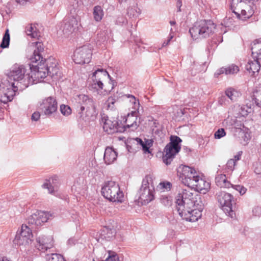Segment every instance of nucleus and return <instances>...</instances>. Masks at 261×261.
Segmentation results:
<instances>
[{"label":"nucleus","instance_id":"6e6d98bb","mask_svg":"<svg viewBox=\"0 0 261 261\" xmlns=\"http://www.w3.org/2000/svg\"><path fill=\"white\" fill-rule=\"evenodd\" d=\"M162 188L165 189L166 190H169L171 189V184L169 182H163L160 184Z\"/></svg>","mask_w":261,"mask_h":261},{"label":"nucleus","instance_id":"bb28decb","mask_svg":"<svg viewBox=\"0 0 261 261\" xmlns=\"http://www.w3.org/2000/svg\"><path fill=\"white\" fill-rule=\"evenodd\" d=\"M216 185L221 188H229L231 184L229 181L225 174H218L215 177Z\"/></svg>","mask_w":261,"mask_h":261},{"label":"nucleus","instance_id":"423d86ee","mask_svg":"<svg viewBox=\"0 0 261 261\" xmlns=\"http://www.w3.org/2000/svg\"><path fill=\"white\" fill-rule=\"evenodd\" d=\"M101 194L110 201L122 203L124 201L123 192L120 190L119 185L113 180L104 182L101 188Z\"/></svg>","mask_w":261,"mask_h":261},{"label":"nucleus","instance_id":"a878e982","mask_svg":"<svg viewBox=\"0 0 261 261\" xmlns=\"http://www.w3.org/2000/svg\"><path fill=\"white\" fill-rule=\"evenodd\" d=\"M251 45L253 58L257 59L261 62V39L255 40L251 43Z\"/></svg>","mask_w":261,"mask_h":261},{"label":"nucleus","instance_id":"2eb2a0df","mask_svg":"<svg viewBox=\"0 0 261 261\" xmlns=\"http://www.w3.org/2000/svg\"><path fill=\"white\" fill-rule=\"evenodd\" d=\"M32 237L31 228L26 224H22L20 230L17 231L13 242L17 245L25 246L31 243Z\"/></svg>","mask_w":261,"mask_h":261},{"label":"nucleus","instance_id":"052dcab7","mask_svg":"<svg viewBox=\"0 0 261 261\" xmlns=\"http://www.w3.org/2000/svg\"><path fill=\"white\" fill-rule=\"evenodd\" d=\"M226 97L225 96H222L219 98V103L222 105L225 103V100Z\"/></svg>","mask_w":261,"mask_h":261},{"label":"nucleus","instance_id":"ea45409f","mask_svg":"<svg viewBox=\"0 0 261 261\" xmlns=\"http://www.w3.org/2000/svg\"><path fill=\"white\" fill-rule=\"evenodd\" d=\"M10 43V35L9 30L7 29L3 36L2 42L1 44V47L3 48H7L9 46Z\"/></svg>","mask_w":261,"mask_h":261},{"label":"nucleus","instance_id":"09e8293b","mask_svg":"<svg viewBox=\"0 0 261 261\" xmlns=\"http://www.w3.org/2000/svg\"><path fill=\"white\" fill-rule=\"evenodd\" d=\"M226 135V133L224 128L218 129L214 134L215 139H219Z\"/></svg>","mask_w":261,"mask_h":261},{"label":"nucleus","instance_id":"4468645a","mask_svg":"<svg viewBox=\"0 0 261 261\" xmlns=\"http://www.w3.org/2000/svg\"><path fill=\"white\" fill-rule=\"evenodd\" d=\"M92 55L91 47L88 45H84L74 51L73 60L76 64L89 63L90 62Z\"/></svg>","mask_w":261,"mask_h":261},{"label":"nucleus","instance_id":"f257e3e1","mask_svg":"<svg viewBox=\"0 0 261 261\" xmlns=\"http://www.w3.org/2000/svg\"><path fill=\"white\" fill-rule=\"evenodd\" d=\"M32 64H30V73L23 65L14 64L10 69L8 76L10 79L15 82V87L19 90L27 88L29 85L36 84L41 82L44 78L37 77L35 75V71L33 69Z\"/></svg>","mask_w":261,"mask_h":261},{"label":"nucleus","instance_id":"774afa93","mask_svg":"<svg viewBox=\"0 0 261 261\" xmlns=\"http://www.w3.org/2000/svg\"><path fill=\"white\" fill-rule=\"evenodd\" d=\"M139 123H140V122H141V121L142 120H141V117H139Z\"/></svg>","mask_w":261,"mask_h":261},{"label":"nucleus","instance_id":"58836bf2","mask_svg":"<svg viewBox=\"0 0 261 261\" xmlns=\"http://www.w3.org/2000/svg\"><path fill=\"white\" fill-rule=\"evenodd\" d=\"M116 99L115 97L111 96L108 98L105 103V106L107 110H112L115 108Z\"/></svg>","mask_w":261,"mask_h":261},{"label":"nucleus","instance_id":"e2e57ef3","mask_svg":"<svg viewBox=\"0 0 261 261\" xmlns=\"http://www.w3.org/2000/svg\"><path fill=\"white\" fill-rule=\"evenodd\" d=\"M15 1L21 5H24L29 0H15Z\"/></svg>","mask_w":261,"mask_h":261},{"label":"nucleus","instance_id":"69168bd1","mask_svg":"<svg viewBox=\"0 0 261 261\" xmlns=\"http://www.w3.org/2000/svg\"><path fill=\"white\" fill-rule=\"evenodd\" d=\"M172 38H173V36H170L169 38L168 39L167 41L166 42V43H168V44Z\"/></svg>","mask_w":261,"mask_h":261},{"label":"nucleus","instance_id":"39448f33","mask_svg":"<svg viewBox=\"0 0 261 261\" xmlns=\"http://www.w3.org/2000/svg\"><path fill=\"white\" fill-rule=\"evenodd\" d=\"M216 25L211 20H201L196 22L189 30L191 37L194 39L206 38L213 34Z\"/></svg>","mask_w":261,"mask_h":261},{"label":"nucleus","instance_id":"f03ea898","mask_svg":"<svg viewBox=\"0 0 261 261\" xmlns=\"http://www.w3.org/2000/svg\"><path fill=\"white\" fill-rule=\"evenodd\" d=\"M35 49L34 50L33 55L30 58L31 64L35 75L37 77L45 78L50 74L53 76L57 74L58 72V68L57 67L56 62H51L52 65L48 66L45 64L46 60L42 57L41 53L44 51L43 44L41 42H36Z\"/></svg>","mask_w":261,"mask_h":261},{"label":"nucleus","instance_id":"aec40b11","mask_svg":"<svg viewBox=\"0 0 261 261\" xmlns=\"http://www.w3.org/2000/svg\"><path fill=\"white\" fill-rule=\"evenodd\" d=\"M77 25L78 21L75 18L72 17L66 19L64 21V24L62 26V31L63 34L65 36H68L75 31V30L77 28Z\"/></svg>","mask_w":261,"mask_h":261},{"label":"nucleus","instance_id":"9b49d317","mask_svg":"<svg viewBox=\"0 0 261 261\" xmlns=\"http://www.w3.org/2000/svg\"><path fill=\"white\" fill-rule=\"evenodd\" d=\"M184 208L183 210L179 211L178 206V203H175L176 208L181 218L189 222L197 221L202 216V211L203 210V205H200L198 207L190 206L189 207L185 205H183Z\"/></svg>","mask_w":261,"mask_h":261},{"label":"nucleus","instance_id":"393cba45","mask_svg":"<svg viewBox=\"0 0 261 261\" xmlns=\"http://www.w3.org/2000/svg\"><path fill=\"white\" fill-rule=\"evenodd\" d=\"M254 60H249L246 65V69L251 73L252 75H254L255 73H258L260 68V61L257 59L253 58Z\"/></svg>","mask_w":261,"mask_h":261},{"label":"nucleus","instance_id":"6e6552de","mask_svg":"<svg viewBox=\"0 0 261 261\" xmlns=\"http://www.w3.org/2000/svg\"><path fill=\"white\" fill-rule=\"evenodd\" d=\"M153 179L150 175H146L143 179L141 187L138 191V201L145 205L154 198Z\"/></svg>","mask_w":261,"mask_h":261},{"label":"nucleus","instance_id":"5fc2aeb1","mask_svg":"<svg viewBox=\"0 0 261 261\" xmlns=\"http://www.w3.org/2000/svg\"><path fill=\"white\" fill-rule=\"evenodd\" d=\"M242 109L243 111L245 110V113H243L242 114L243 115H247L248 113H250L252 111L251 107L250 106H248V105L242 107Z\"/></svg>","mask_w":261,"mask_h":261},{"label":"nucleus","instance_id":"0e129e2a","mask_svg":"<svg viewBox=\"0 0 261 261\" xmlns=\"http://www.w3.org/2000/svg\"><path fill=\"white\" fill-rule=\"evenodd\" d=\"M176 23L175 21H170V24L171 25H175Z\"/></svg>","mask_w":261,"mask_h":261},{"label":"nucleus","instance_id":"c756f323","mask_svg":"<svg viewBox=\"0 0 261 261\" xmlns=\"http://www.w3.org/2000/svg\"><path fill=\"white\" fill-rule=\"evenodd\" d=\"M25 32L28 36H30L32 38L38 39L40 36V33L34 25H28L25 29Z\"/></svg>","mask_w":261,"mask_h":261},{"label":"nucleus","instance_id":"e433bc0d","mask_svg":"<svg viewBox=\"0 0 261 261\" xmlns=\"http://www.w3.org/2000/svg\"><path fill=\"white\" fill-rule=\"evenodd\" d=\"M95 0H75L77 7L88 8L93 5Z\"/></svg>","mask_w":261,"mask_h":261},{"label":"nucleus","instance_id":"3c124183","mask_svg":"<svg viewBox=\"0 0 261 261\" xmlns=\"http://www.w3.org/2000/svg\"><path fill=\"white\" fill-rule=\"evenodd\" d=\"M116 22L117 24L121 25L124 23H126L127 22V19L124 16H120L117 18Z\"/></svg>","mask_w":261,"mask_h":261},{"label":"nucleus","instance_id":"338daca9","mask_svg":"<svg viewBox=\"0 0 261 261\" xmlns=\"http://www.w3.org/2000/svg\"><path fill=\"white\" fill-rule=\"evenodd\" d=\"M168 45V43H166V41H165L164 42H163V44H162V46L163 47H164V46H166Z\"/></svg>","mask_w":261,"mask_h":261},{"label":"nucleus","instance_id":"7c9ffc66","mask_svg":"<svg viewBox=\"0 0 261 261\" xmlns=\"http://www.w3.org/2000/svg\"><path fill=\"white\" fill-rule=\"evenodd\" d=\"M116 230L115 229L110 228L108 227H105L102 230L101 235L107 240H110L115 237Z\"/></svg>","mask_w":261,"mask_h":261},{"label":"nucleus","instance_id":"c85d7f7f","mask_svg":"<svg viewBox=\"0 0 261 261\" xmlns=\"http://www.w3.org/2000/svg\"><path fill=\"white\" fill-rule=\"evenodd\" d=\"M135 140L137 144H139L142 148L145 153H150L149 147L152 145V140L150 139H145V141L143 142L142 139L136 138Z\"/></svg>","mask_w":261,"mask_h":261},{"label":"nucleus","instance_id":"864d4df0","mask_svg":"<svg viewBox=\"0 0 261 261\" xmlns=\"http://www.w3.org/2000/svg\"><path fill=\"white\" fill-rule=\"evenodd\" d=\"M223 73L226 74V69L225 67H224L216 71V72L215 73V76L217 77L219 75Z\"/></svg>","mask_w":261,"mask_h":261},{"label":"nucleus","instance_id":"a18cd8bd","mask_svg":"<svg viewBox=\"0 0 261 261\" xmlns=\"http://www.w3.org/2000/svg\"><path fill=\"white\" fill-rule=\"evenodd\" d=\"M61 113L64 116H69L71 113V109L68 106L62 105L60 106Z\"/></svg>","mask_w":261,"mask_h":261},{"label":"nucleus","instance_id":"473e14b6","mask_svg":"<svg viewBox=\"0 0 261 261\" xmlns=\"http://www.w3.org/2000/svg\"><path fill=\"white\" fill-rule=\"evenodd\" d=\"M181 142V139L179 137L171 136L170 137V142L169 144L174 147L175 152H179L180 149L179 143Z\"/></svg>","mask_w":261,"mask_h":261},{"label":"nucleus","instance_id":"72a5a7b5","mask_svg":"<svg viewBox=\"0 0 261 261\" xmlns=\"http://www.w3.org/2000/svg\"><path fill=\"white\" fill-rule=\"evenodd\" d=\"M238 134L241 140V143L244 145H247L250 139V134L243 129H239Z\"/></svg>","mask_w":261,"mask_h":261},{"label":"nucleus","instance_id":"603ef678","mask_svg":"<svg viewBox=\"0 0 261 261\" xmlns=\"http://www.w3.org/2000/svg\"><path fill=\"white\" fill-rule=\"evenodd\" d=\"M118 3L122 7H124L126 5H130L134 0H117Z\"/></svg>","mask_w":261,"mask_h":261},{"label":"nucleus","instance_id":"a211bd4d","mask_svg":"<svg viewBox=\"0 0 261 261\" xmlns=\"http://www.w3.org/2000/svg\"><path fill=\"white\" fill-rule=\"evenodd\" d=\"M47 219L46 213L37 211L29 217L28 223L30 224L39 226L47 222Z\"/></svg>","mask_w":261,"mask_h":261},{"label":"nucleus","instance_id":"4be33fe9","mask_svg":"<svg viewBox=\"0 0 261 261\" xmlns=\"http://www.w3.org/2000/svg\"><path fill=\"white\" fill-rule=\"evenodd\" d=\"M191 188L195 189L196 191L205 193L210 188L209 182L200 177L199 176L194 181V183L190 187Z\"/></svg>","mask_w":261,"mask_h":261},{"label":"nucleus","instance_id":"1a4fd4ad","mask_svg":"<svg viewBox=\"0 0 261 261\" xmlns=\"http://www.w3.org/2000/svg\"><path fill=\"white\" fill-rule=\"evenodd\" d=\"M216 196L224 212L232 218L234 217L233 204H235V202L233 196L228 193L221 191L216 193Z\"/></svg>","mask_w":261,"mask_h":261},{"label":"nucleus","instance_id":"dca6fc26","mask_svg":"<svg viewBox=\"0 0 261 261\" xmlns=\"http://www.w3.org/2000/svg\"><path fill=\"white\" fill-rule=\"evenodd\" d=\"M180 168L181 171L179 177L181 181L185 186L190 187L199 176L194 169L189 166H183Z\"/></svg>","mask_w":261,"mask_h":261},{"label":"nucleus","instance_id":"4d7b16f0","mask_svg":"<svg viewBox=\"0 0 261 261\" xmlns=\"http://www.w3.org/2000/svg\"><path fill=\"white\" fill-rule=\"evenodd\" d=\"M40 117V114L39 112H35L32 115L31 119L34 121H38Z\"/></svg>","mask_w":261,"mask_h":261},{"label":"nucleus","instance_id":"5701e85b","mask_svg":"<svg viewBox=\"0 0 261 261\" xmlns=\"http://www.w3.org/2000/svg\"><path fill=\"white\" fill-rule=\"evenodd\" d=\"M173 146L168 144L165 147V154L163 156V160L164 163L167 165L170 164L174 157L176 153L178 152H175Z\"/></svg>","mask_w":261,"mask_h":261},{"label":"nucleus","instance_id":"680f3d73","mask_svg":"<svg viewBox=\"0 0 261 261\" xmlns=\"http://www.w3.org/2000/svg\"><path fill=\"white\" fill-rule=\"evenodd\" d=\"M242 153V151L239 152L238 153L234 156L233 159H234L236 162L240 159Z\"/></svg>","mask_w":261,"mask_h":261},{"label":"nucleus","instance_id":"bf43d9fd","mask_svg":"<svg viewBox=\"0 0 261 261\" xmlns=\"http://www.w3.org/2000/svg\"><path fill=\"white\" fill-rule=\"evenodd\" d=\"M225 21L226 24L228 25V27H230L231 25H236V24L233 23L234 21H233V19L232 18H229L228 19H226Z\"/></svg>","mask_w":261,"mask_h":261},{"label":"nucleus","instance_id":"49530a36","mask_svg":"<svg viewBox=\"0 0 261 261\" xmlns=\"http://www.w3.org/2000/svg\"><path fill=\"white\" fill-rule=\"evenodd\" d=\"M230 187H232L233 189L238 191L241 195H244L247 191V189L246 188L240 185H234L231 184Z\"/></svg>","mask_w":261,"mask_h":261},{"label":"nucleus","instance_id":"c9c22d12","mask_svg":"<svg viewBox=\"0 0 261 261\" xmlns=\"http://www.w3.org/2000/svg\"><path fill=\"white\" fill-rule=\"evenodd\" d=\"M93 14L95 21H100L103 16V10L101 7L99 6L94 7Z\"/></svg>","mask_w":261,"mask_h":261},{"label":"nucleus","instance_id":"f3484780","mask_svg":"<svg viewBox=\"0 0 261 261\" xmlns=\"http://www.w3.org/2000/svg\"><path fill=\"white\" fill-rule=\"evenodd\" d=\"M18 90L15 87V83H12V87L10 88H0V102L6 104L12 101L16 92Z\"/></svg>","mask_w":261,"mask_h":261},{"label":"nucleus","instance_id":"20e7f679","mask_svg":"<svg viewBox=\"0 0 261 261\" xmlns=\"http://www.w3.org/2000/svg\"><path fill=\"white\" fill-rule=\"evenodd\" d=\"M78 102L80 105L77 110L79 118L85 122L94 120L98 113L94 100L88 95L82 94L79 96Z\"/></svg>","mask_w":261,"mask_h":261},{"label":"nucleus","instance_id":"7ed1b4c3","mask_svg":"<svg viewBox=\"0 0 261 261\" xmlns=\"http://www.w3.org/2000/svg\"><path fill=\"white\" fill-rule=\"evenodd\" d=\"M110 77L108 72L105 69H98L95 71L89 81V88L100 94H107L114 87V83H110V87L104 86V83Z\"/></svg>","mask_w":261,"mask_h":261},{"label":"nucleus","instance_id":"b1692460","mask_svg":"<svg viewBox=\"0 0 261 261\" xmlns=\"http://www.w3.org/2000/svg\"><path fill=\"white\" fill-rule=\"evenodd\" d=\"M117 158V152L112 147H107L103 157L105 163L107 165L111 164L116 160Z\"/></svg>","mask_w":261,"mask_h":261},{"label":"nucleus","instance_id":"0eeeda50","mask_svg":"<svg viewBox=\"0 0 261 261\" xmlns=\"http://www.w3.org/2000/svg\"><path fill=\"white\" fill-rule=\"evenodd\" d=\"M253 6L246 0H232L231 8L237 19L245 21L253 14Z\"/></svg>","mask_w":261,"mask_h":261},{"label":"nucleus","instance_id":"2f4dec72","mask_svg":"<svg viewBox=\"0 0 261 261\" xmlns=\"http://www.w3.org/2000/svg\"><path fill=\"white\" fill-rule=\"evenodd\" d=\"M160 201L165 207H170L173 204V199L169 195H163L161 196Z\"/></svg>","mask_w":261,"mask_h":261},{"label":"nucleus","instance_id":"de8ad7c7","mask_svg":"<svg viewBox=\"0 0 261 261\" xmlns=\"http://www.w3.org/2000/svg\"><path fill=\"white\" fill-rule=\"evenodd\" d=\"M237 119L236 117H228L225 120V123L227 126L232 127L234 124L237 123Z\"/></svg>","mask_w":261,"mask_h":261},{"label":"nucleus","instance_id":"8fccbe9b","mask_svg":"<svg viewBox=\"0 0 261 261\" xmlns=\"http://www.w3.org/2000/svg\"><path fill=\"white\" fill-rule=\"evenodd\" d=\"M236 164V162H235L234 159H231L228 161L226 165V168L230 171H232L234 169Z\"/></svg>","mask_w":261,"mask_h":261},{"label":"nucleus","instance_id":"412c9836","mask_svg":"<svg viewBox=\"0 0 261 261\" xmlns=\"http://www.w3.org/2000/svg\"><path fill=\"white\" fill-rule=\"evenodd\" d=\"M118 122L114 118L109 119L107 118L105 119L103 121V128L108 134H113L119 131Z\"/></svg>","mask_w":261,"mask_h":261},{"label":"nucleus","instance_id":"f8f14e48","mask_svg":"<svg viewBox=\"0 0 261 261\" xmlns=\"http://www.w3.org/2000/svg\"><path fill=\"white\" fill-rule=\"evenodd\" d=\"M127 97L130 98L129 101L133 105V108L134 110L127 114L125 120V126L128 128H131L132 130H135L139 126L137 120L138 117L140 115V103L139 100H137L134 96L128 95Z\"/></svg>","mask_w":261,"mask_h":261},{"label":"nucleus","instance_id":"79ce46f5","mask_svg":"<svg viewBox=\"0 0 261 261\" xmlns=\"http://www.w3.org/2000/svg\"><path fill=\"white\" fill-rule=\"evenodd\" d=\"M108 255L105 260L103 261H119L118 255L114 251H108Z\"/></svg>","mask_w":261,"mask_h":261},{"label":"nucleus","instance_id":"ddd939ff","mask_svg":"<svg viewBox=\"0 0 261 261\" xmlns=\"http://www.w3.org/2000/svg\"><path fill=\"white\" fill-rule=\"evenodd\" d=\"M38 109L44 115L49 117L57 111V101L54 97L45 98L39 102Z\"/></svg>","mask_w":261,"mask_h":261},{"label":"nucleus","instance_id":"13d9d810","mask_svg":"<svg viewBox=\"0 0 261 261\" xmlns=\"http://www.w3.org/2000/svg\"><path fill=\"white\" fill-rule=\"evenodd\" d=\"M243 126V124L237 120V123L233 126L232 127L235 128L237 129V132L239 133V129H242L241 127Z\"/></svg>","mask_w":261,"mask_h":261},{"label":"nucleus","instance_id":"f704fd0d","mask_svg":"<svg viewBox=\"0 0 261 261\" xmlns=\"http://www.w3.org/2000/svg\"><path fill=\"white\" fill-rule=\"evenodd\" d=\"M225 94L232 101H236L240 95V93L238 91L231 88L226 90Z\"/></svg>","mask_w":261,"mask_h":261},{"label":"nucleus","instance_id":"4c0bfd02","mask_svg":"<svg viewBox=\"0 0 261 261\" xmlns=\"http://www.w3.org/2000/svg\"><path fill=\"white\" fill-rule=\"evenodd\" d=\"M253 99L256 106L261 107V86L253 92Z\"/></svg>","mask_w":261,"mask_h":261},{"label":"nucleus","instance_id":"c03bdc74","mask_svg":"<svg viewBox=\"0 0 261 261\" xmlns=\"http://www.w3.org/2000/svg\"><path fill=\"white\" fill-rule=\"evenodd\" d=\"M48 261H65L63 256L57 253H52L48 255Z\"/></svg>","mask_w":261,"mask_h":261},{"label":"nucleus","instance_id":"cd10ccee","mask_svg":"<svg viewBox=\"0 0 261 261\" xmlns=\"http://www.w3.org/2000/svg\"><path fill=\"white\" fill-rule=\"evenodd\" d=\"M141 13V10L137 7V4L133 1L127 9V14L129 17H137Z\"/></svg>","mask_w":261,"mask_h":261},{"label":"nucleus","instance_id":"a19ab883","mask_svg":"<svg viewBox=\"0 0 261 261\" xmlns=\"http://www.w3.org/2000/svg\"><path fill=\"white\" fill-rule=\"evenodd\" d=\"M225 67L226 69V75L236 74L239 71V67L234 64H231Z\"/></svg>","mask_w":261,"mask_h":261},{"label":"nucleus","instance_id":"9d476101","mask_svg":"<svg viewBox=\"0 0 261 261\" xmlns=\"http://www.w3.org/2000/svg\"><path fill=\"white\" fill-rule=\"evenodd\" d=\"M197 202V197L194 193L187 189H182L175 197V203H178L179 211L183 210L184 204L189 207L194 206L198 207L200 204ZM201 205H202L201 204Z\"/></svg>","mask_w":261,"mask_h":261},{"label":"nucleus","instance_id":"37998d69","mask_svg":"<svg viewBox=\"0 0 261 261\" xmlns=\"http://www.w3.org/2000/svg\"><path fill=\"white\" fill-rule=\"evenodd\" d=\"M52 180V184L50 181L49 182H48V181H46L42 186L43 188L47 189L48 193L50 194H53L55 191L57 190V187H55V186L53 185V184H54V179H53Z\"/></svg>","mask_w":261,"mask_h":261},{"label":"nucleus","instance_id":"6ab92c4d","mask_svg":"<svg viewBox=\"0 0 261 261\" xmlns=\"http://www.w3.org/2000/svg\"><path fill=\"white\" fill-rule=\"evenodd\" d=\"M36 241L37 242L36 247L42 252L53 246V238L51 236H40L36 239Z\"/></svg>","mask_w":261,"mask_h":261}]
</instances>
